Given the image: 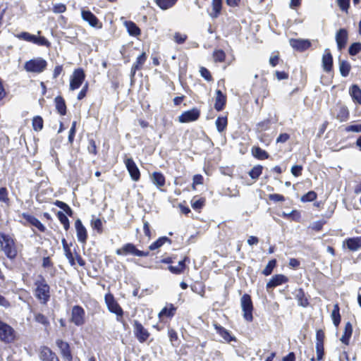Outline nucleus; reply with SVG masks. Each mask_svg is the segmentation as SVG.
I'll use <instances>...</instances> for the list:
<instances>
[{
    "instance_id": "obj_1",
    "label": "nucleus",
    "mask_w": 361,
    "mask_h": 361,
    "mask_svg": "<svg viewBox=\"0 0 361 361\" xmlns=\"http://www.w3.org/2000/svg\"><path fill=\"white\" fill-rule=\"evenodd\" d=\"M35 286H36L35 296L40 300L41 303L47 304L50 299V287L44 276L39 275L35 282Z\"/></svg>"
},
{
    "instance_id": "obj_2",
    "label": "nucleus",
    "mask_w": 361,
    "mask_h": 361,
    "mask_svg": "<svg viewBox=\"0 0 361 361\" xmlns=\"http://www.w3.org/2000/svg\"><path fill=\"white\" fill-rule=\"evenodd\" d=\"M0 245L6 256L13 259L17 256V249L15 245L14 240L8 234L0 233Z\"/></svg>"
},
{
    "instance_id": "obj_3",
    "label": "nucleus",
    "mask_w": 361,
    "mask_h": 361,
    "mask_svg": "<svg viewBox=\"0 0 361 361\" xmlns=\"http://www.w3.org/2000/svg\"><path fill=\"white\" fill-rule=\"evenodd\" d=\"M104 300L109 311L116 315V319L118 322H121V318L123 315V311L119 304L115 300L114 295L111 293L106 294Z\"/></svg>"
},
{
    "instance_id": "obj_4",
    "label": "nucleus",
    "mask_w": 361,
    "mask_h": 361,
    "mask_svg": "<svg viewBox=\"0 0 361 361\" xmlns=\"http://www.w3.org/2000/svg\"><path fill=\"white\" fill-rule=\"evenodd\" d=\"M47 66V61L44 59L39 57L26 61L24 66V68L27 72L39 73L44 71Z\"/></svg>"
},
{
    "instance_id": "obj_5",
    "label": "nucleus",
    "mask_w": 361,
    "mask_h": 361,
    "mask_svg": "<svg viewBox=\"0 0 361 361\" xmlns=\"http://www.w3.org/2000/svg\"><path fill=\"white\" fill-rule=\"evenodd\" d=\"M240 305L243 311V317L248 322H252L253 319V305L250 295L248 294H244L241 297Z\"/></svg>"
},
{
    "instance_id": "obj_6",
    "label": "nucleus",
    "mask_w": 361,
    "mask_h": 361,
    "mask_svg": "<svg viewBox=\"0 0 361 361\" xmlns=\"http://www.w3.org/2000/svg\"><path fill=\"white\" fill-rule=\"evenodd\" d=\"M0 340L10 343L15 340V331L8 324L0 320Z\"/></svg>"
},
{
    "instance_id": "obj_7",
    "label": "nucleus",
    "mask_w": 361,
    "mask_h": 361,
    "mask_svg": "<svg viewBox=\"0 0 361 361\" xmlns=\"http://www.w3.org/2000/svg\"><path fill=\"white\" fill-rule=\"evenodd\" d=\"M85 78V74L82 68H78L74 71L70 81V90H75L78 89L82 84Z\"/></svg>"
},
{
    "instance_id": "obj_8",
    "label": "nucleus",
    "mask_w": 361,
    "mask_h": 361,
    "mask_svg": "<svg viewBox=\"0 0 361 361\" xmlns=\"http://www.w3.org/2000/svg\"><path fill=\"white\" fill-rule=\"evenodd\" d=\"M85 310L79 305H75L72 308L71 322L76 326H82L85 323Z\"/></svg>"
},
{
    "instance_id": "obj_9",
    "label": "nucleus",
    "mask_w": 361,
    "mask_h": 361,
    "mask_svg": "<svg viewBox=\"0 0 361 361\" xmlns=\"http://www.w3.org/2000/svg\"><path fill=\"white\" fill-rule=\"evenodd\" d=\"M134 334L140 343H145L149 338L150 334L142 326L141 323L137 321H134Z\"/></svg>"
},
{
    "instance_id": "obj_10",
    "label": "nucleus",
    "mask_w": 361,
    "mask_h": 361,
    "mask_svg": "<svg viewBox=\"0 0 361 361\" xmlns=\"http://www.w3.org/2000/svg\"><path fill=\"white\" fill-rule=\"evenodd\" d=\"M200 116V111L197 108L184 111L179 116L178 121L180 123H188L197 121Z\"/></svg>"
},
{
    "instance_id": "obj_11",
    "label": "nucleus",
    "mask_w": 361,
    "mask_h": 361,
    "mask_svg": "<svg viewBox=\"0 0 361 361\" xmlns=\"http://www.w3.org/2000/svg\"><path fill=\"white\" fill-rule=\"evenodd\" d=\"M124 161L131 178L135 181H137L140 178V173L133 159L132 158H127Z\"/></svg>"
},
{
    "instance_id": "obj_12",
    "label": "nucleus",
    "mask_w": 361,
    "mask_h": 361,
    "mask_svg": "<svg viewBox=\"0 0 361 361\" xmlns=\"http://www.w3.org/2000/svg\"><path fill=\"white\" fill-rule=\"evenodd\" d=\"M56 344L59 348L62 357L67 361H72L73 355L69 343L61 339H57Z\"/></svg>"
},
{
    "instance_id": "obj_13",
    "label": "nucleus",
    "mask_w": 361,
    "mask_h": 361,
    "mask_svg": "<svg viewBox=\"0 0 361 361\" xmlns=\"http://www.w3.org/2000/svg\"><path fill=\"white\" fill-rule=\"evenodd\" d=\"M39 356L41 361H59L56 353L47 346L41 347Z\"/></svg>"
},
{
    "instance_id": "obj_14",
    "label": "nucleus",
    "mask_w": 361,
    "mask_h": 361,
    "mask_svg": "<svg viewBox=\"0 0 361 361\" xmlns=\"http://www.w3.org/2000/svg\"><path fill=\"white\" fill-rule=\"evenodd\" d=\"M75 227L78 240L82 243H85L87 238V233L80 219H78L75 221Z\"/></svg>"
},
{
    "instance_id": "obj_15",
    "label": "nucleus",
    "mask_w": 361,
    "mask_h": 361,
    "mask_svg": "<svg viewBox=\"0 0 361 361\" xmlns=\"http://www.w3.org/2000/svg\"><path fill=\"white\" fill-rule=\"evenodd\" d=\"M343 244L350 251H357L361 248V236L346 238L343 240Z\"/></svg>"
},
{
    "instance_id": "obj_16",
    "label": "nucleus",
    "mask_w": 361,
    "mask_h": 361,
    "mask_svg": "<svg viewBox=\"0 0 361 361\" xmlns=\"http://www.w3.org/2000/svg\"><path fill=\"white\" fill-rule=\"evenodd\" d=\"M290 46L300 51L307 49L311 46V42L308 39H291L290 40Z\"/></svg>"
},
{
    "instance_id": "obj_17",
    "label": "nucleus",
    "mask_w": 361,
    "mask_h": 361,
    "mask_svg": "<svg viewBox=\"0 0 361 361\" xmlns=\"http://www.w3.org/2000/svg\"><path fill=\"white\" fill-rule=\"evenodd\" d=\"M333 115L341 122L348 119L349 111L346 106L343 105H337L333 112Z\"/></svg>"
},
{
    "instance_id": "obj_18",
    "label": "nucleus",
    "mask_w": 361,
    "mask_h": 361,
    "mask_svg": "<svg viewBox=\"0 0 361 361\" xmlns=\"http://www.w3.org/2000/svg\"><path fill=\"white\" fill-rule=\"evenodd\" d=\"M288 281L287 276L283 274H276L270 279L267 283L266 288L267 290L274 288L279 285L286 283Z\"/></svg>"
},
{
    "instance_id": "obj_19",
    "label": "nucleus",
    "mask_w": 361,
    "mask_h": 361,
    "mask_svg": "<svg viewBox=\"0 0 361 361\" xmlns=\"http://www.w3.org/2000/svg\"><path fill=\"white\" fill-rule=\"evenodd\" d=\"M322 67L325 72L329 73L332 70L333 68V56L329 49L324 50V53L322 56Z\"/></svg>"
},
{
    "instance_id": "obj_20",
    "label": "nucleus",
    "mask_w": 361,
    "mask_h": 361,
    "mask_svg": "<svg viewBox=\"0 0 361 361\" xmlns=\"http://www.w3.org/2000/svg\"><path fill=\"white\" fill-rule=\"evenodd\" d=\"M137 247L133 243H128L125 244L122 247L117 249L116 253L118 255H137Z\"/></svg>"
},
{
    "instance_id": "obj_21",
    "label": "nucleus",
    "mask_w": 361,
    "mask_h": 361,
    "mask_svg": "<svg viewBox=\"0 0 361 361\" xmlns=\"http://www.w3.org/2000/svg\"><path fill=\"white\" fill-rule=\"evenodd\" d=\"M348 40V32L345 29L341 28L340 29L336 35V41L337 44L338 49L341 50L343 49L347 43Z\"/></svg>"
},
{
    "instance_id": "obj_22",
    "label": "nucleus",
    "mask_w": 361,
    "mask_h": 361,
    "mask_svg": "<svg viewBox=\"0 0 361 361\" xmlns=\"http://www.w3.org/2000/svg\"><path fill=\"white\" fill-rule=\"evenodd\" d=\"M226 104V95L224 94L221 90H216V98L214 103V109L217 111H221L224 109Z\"/></svg>"
},
{
    "instance_id": "obj_23",
    "label": "nucleus",
    "mask_w": 361,
    "mask_h": 361,
    "mask_svg": "<svg viewBox=\"0 0 361 361\" xmlns=\"http://www.w3.org/2000/svg\"><path fill=\"white\" fill-rule=\"evenodd\" d=\"M81 16L83 20L87 22L92 27H99V20L90 11L82 10Z\"/></svg>"
},
{
    "instance_id": "obj_24",
    "label": "nucleus",
    "mask_w": 361,
    "mask_h": 361,
    "mask_svg": "<svg viewBox=\"0 0 361 361\" xmlns=\"http://www.w3.org/2000/svg\"><path fill=\"white\" fill-rule=\"evenodd\" d=\"M214 326L216 332L225 340V341L230 343L233 341H235V337L231 336L227 329L217 324H214Z\"/></svg>"
},
{
    "instance_id": "obj_25",
    "label": "nucleus",
    "mask_w": 361,
    "mask_h": 361,
    "mask_svg": "<svg viewBox=\"0 0 361 361\" xmlns=\"http://www.w3.org/2000/svg\"><path fill=\"white\" fill-rule=\"evenodd\" d=\"M22 216L28 223L37 228L40 231L44 232L46 230L45 226L34 216L26 213H23Z\"/></svg>"
},
{
    "instance_id": "obj_26",
    "label": "nucleus",
    "mask_w": 361,
    "mask_h": 361,
    "mask_svg": "<svg viewBox=\"0 0 361 361\" xmlns=\"http://www.w3.org/2000/svg\"><path fill=\"white\" fill-rule=\"evenodd\" d=\"M151 180L157 188L163 187L166 183L164 176L161 172L157 171L152 173Z\"/></svg>"
},
{
    "instance_id": "obj_27",
    "label": "nucleus",
    "mask_w": 361,
    "mask_h": 361,
    "mask_svg": "<svg viewBox=\"0 0 361 361\" xmlns=\"http://www.w3.org/2000/svg\"><path fill=\"white\" fill-rule=\"evenodd\" d=\"M352 334L353 326L351 323L348 322L345 325L343 334L340 339L341 341L345 345H348Z\"/></svg>"
},
{
    "instance_id": "obj_28",
    "label": "nucleus",
    "mask_w": 361,
    "mask_h": 361,
    "mask_svg": "<svg viewBox=\"0 0 361 361\" xmlns=\"http://www.w3.org/2000/svg\"><path fill=\"white\" fill-rule=\"evenodd\" d=\"M349 93L355 103L361 104V90L357 85H353L350 87Z\"/></svg>"
},
{
    "instance_id": "obj_29",
    "label": "nucleus",
    "mask_w": 361,
    "mask_h": 361,
    "mask_svg": "<svg viewBox=\"0 0 361 361\" xmlns=\"http://www.w3.org/2000/svg\"><path fill=\"white\" fill-rule=\"evenodd\" d=\"M176 311V307L173 304H167L159 313V317L161 319L162 317H172L174 316Z\"/></svg>"
},
{
    "instance_id": "obj_30",
    "label": "nucleus",
    "mask_w": 361,
    "mask_h": 361,
    "mask_svg": "<svg viewBox=\"0 0 361 361\" xmlns=\"http://www.w3.org/2000/svg\"><path fill=\"white\" fill-rule=\"evenodd\" d=\"M212 12L209 13V16L212 18H216L221 13L222 8V0H212Z\"/></svg>"
},
{
    "instance_id": "obj_31",
    "label": "nucleus",
    "mask_w": 361,
    "mask_h": 361,
    "mask_svg": "<svg viewBox=\"0 0 361 361\" xmlns=\"http://www.w3.org/2000/svg\"><path fill=\"white\" fill-rule=\"evenodd\" d=\"M125 26L128 32L131 36H137L140 34V29L133 21H126Z\"/></svg>"
},
{
    "instance_id": "obj_32",
    "label": "nucleus",
    "mask_w": 361,
    "mask_h": 361,
    "mask_svg": "<svg viewBox=\"0 0 361 361\" xmlns=\"http://www.w3.org/2000/svg\"><path fill=\"white\" fill-rule=\"evenodd\" d=\"M55 104L56 108L58 111V112L62 115L64 116L66 114V105L65 103V100L61 96H58L55 98Z\"/></svg>"
},
{
    "instance_id": "obj_33",
    "label": "nucleus",
    "mask_w": 361,
    "mask_h": 361,
    "mask_svg": "<svg viewBox=\"0 0 361 361\" xmlns=\"http://www.w3.org/2000/svg\"><path fill=\"white\" fill-rule=\"evenodd\" d=\"M157 6L162 10L173 7L178 0H154Z\"/></svg>"
},
{
    "instance_id": "obj_34",
    "label": "nucleus",
    "mask_w": 361,
    "mask_h": 361,
    "mask_svg": "<svg viewBox=\"0 0 361 361\" xmlns=\"http://www.w3.org/2000/svg\"><path fill=\"white\" fill-rule=\"evenodd\" d=\"M166 242L171 243V240L168 237H166V236L161 237L159 239H157L156 241L152 243L149 245V249L150 250H154L158 249L159 247H161Z\"/></svg>"
},
{
    "instance_id": "obj_35",
    "label": "nucleus",
    "mask_w": 361,
    "mask_h": 361,
    "mask_svg": "<svg viewBox=\"0 0 361 361\" xmlns=\"http://www.w3.org/2000/svg\"><path fill=\"white\" fill-rule=\"evenodd\" d=\"M296 299L298 300V305L306 307L309 305V302L307 298L305 297V293L302 289H299L295 295Z\"/></svg>"
},
{
    "instance_id": "obj_36",
    "label": "nucleus",
    "mask_w": 361,
    "mask_h": 361,
    "mask_svg": "<svg viewBox=\"0 0 361 361\" xmlns=\"http://www.w3.org/2000/svg\"><path fill=\"white\" fill-rule=\"evenodd\" d=\"M350 64L347 61H340L339 71L343 77H347L350 71Z\"/></svg>"
},
{
    "instance_id": "obj_37",
    "label": "nucleus",
    "mask_w": 361,
    "mask_h": 361,
    "mask_svg": "<svg viewBox=\"0 0 361 361\" xmlns=\"http://www.w3.org/2000/svg\"><path fill=\"white\" fill-rule=\"evenodd\" d=\"M340 309L338 304L334 305L331 312V317L334 324L337 327L341 322Z\"/></svg>"
},
{
    "instance_id": "obj_38",
    "label": "nucleus",
    "mask_w": 361,
    "mask_h": 361,
    "mask_svg": "<svg viewBox=\"0 0 361 361\" xmlns=\"http://www.w3.org/2000/svg\"><path fill=\"white\" fill-rule=\"evenodd\" d=\"M252 153L255 157L259 159H265L269 157V154L259 147L253 148Z\"/></svg>"
},
{
    "instance_id": "obj_39",
    "label": "nucleus",
    "mask_w": 361,
    "mask_h": 361,
    "mask_svg": "<svg viewBox=\"0 0 361 361\" xmlns=\"http://www.w3.org/2000/svg\"><path fill=\"white\" fill-rule=\"evenodd\" d=\"M216 126L217 130L219 133L223 132L227 126V118L226 117H218L216 120Z\"/></svg>"
},
{
    "instance_id": "obj_40",
    "label": "nucleus",
    "mask_w": 361,
    "mask_h": 361,
    "mask_svg": "<svg viewBox=\"0 0 361 361\" xmlns=\"http://www.w3.org/2000/svg\"><path fill=\"white\" fill-rule=\"evenodd\" d=\"M276 263L277 262L275 259L270 260L262 271V274L265 276H269L276 266Z\"/></svg>"
},
{
    "instance_id": "obj_41",
    "label": "nucleus",
    "mask_w": 361,
    "mask_h": 361,
    "mask_svg": "<svg viewBox=\"0 0 361 361\" xmlns=\"http://www.w3.org/2000/svg\"><path fill=\"white\" fill-rule=\"evenodd\" d=\"M32 127L35 131H40L43 128V119L41 116H37L32 119Z\"/></svg>"
},
{
    "instance_id": "obj_42",
    "label": "nucleus",
    "mask_w": 361,
    "mask_h": 361,
    "mask_svg": "<svg viewBox=\"0 0 361 361\" xmlns=\"http://www.w3.org/2000/svg\"><path fill=\"white\" fill-rule=\"evenodd\" d=\"M262 166L260 165L254 166L249 172V176L252 179L258 178L259 176L262 174Z\"/></svg>"
},
{
    "instance_id": "obj_43",
    "label": "nucleus",
    "mask_w": 361,
    "mask_h": 361,
    "mask_svg": "<svg viewBox=\"0 0 361 361\" xmlns=\"http://www.w3.org/2000/svg\"><path fill=\"white\" fill-rule=\"evenodd\" d=\"M360 51H361V43L360 42L353 43L348 49L349 54L351 56L357 55Z\"/></svg>"
},
{
    "instance_id": "obj_44",
    "label": "nucleus",
    "mask_w": 361,
    "mask_h": 361,
    "mask_svg": "<svg viewBox=\"0 0 361 361\" xmlns=\"http://www.w3.org/2000/svg\"><path fill=\"white\" fill-rule=\"evenodd\" d=\"M213 57L216 62H224L226 59V54L221 49L215 50L213 54Z\"/></svg>"
},
{
    "instance_id": "obj_45",
    "label": "nucleus",
    "mask_w": 361,
    "mask_h": 361,
    "mask_svg": "<svg viewBox=\"0 0 361 361\" xmlns=\"http://www.w3.org/2000/svg\"><path fill=\"white\" fill-rule=\"evenodd\" d=\"M147 59V55L145 52H142L136 59L135 63L133 66H135V69H140L142 65L145 63Z\"/></svg>"
},
{
    "instance_id": "obj_46",
    "label": "nucleus",
    "mask_w": 361,
    "mask_h": 361,
    "mask_svg": "<svg viewBox=\"0 0 361 361\" xmlns=\"http://www.w3.org/2000/svg\"><path fill=\"white\" fill-rule=\"evenodd\" d=\"M20 39H23L27 42H32L34 43V41L35 39V35H32L27 32H22L17 36Z\"/></svg>"
},
{
    "instance_id": "obj_47",
    "label": "nucleus",
    "mask_w": 361,
    "mask_h": 361,
    "mask_svg": "<svg viewBox=\"0 0 361 361\" xmlns=\"http://www.w3.org/2000/svg\"><path fill=\"white\" fill-rule=\"evenodd\" d=\"M317 197V193L314 191H309L301 197L302 202H312L316 200Z\"/></svg>"
},
{
    "instance_id": "obj_48",
    "label": "nucleus",
    "mask_w": 361,
    "mask_h": 361,
    "mask_svg": "<svg viewBox=\"0 0 361 361\" xmlns=\"http://www.w3.org/2000/svg\"><path fill=\"white\" fill-rule=\"evenodd\" d=\"M34 44L47 47L50 46V42L44 37H37L36 35Z\"/></svg>"
},
{
    "instance_id": "obj_49",
    "label": "nucleus",
    "mask_w": 361,
    "mask_h": 361,
    "mask_svg": "<svg viewBox=\"0 0 361 361\" xmlns=\"http://www.w3.org/2000/svg\"><path fill=\"white\" fill-rule=\"evenodd\" d=\"M35 319L37 322L40 323L44 326H47L49 324L48 319L41 313L37 314L35 317Z\"/></svg>"
},
{
    "instance_id": "obj_50",
    "label": "nucleus",
    "mask_w": 361,
    "mask_h": 361,
    "mask_svg": "<svg viewBox=\"0 0 361 361\" xmlns=\"http://www.w3.org/2000/svg\"><path fill=\"white\" fill-rule=\"evenodd\" d=\"M271 121L269 119H266L257 123V130L264 131L269 128Z\"/></svg>"
},
{
    "instance_id": "obj_51",
    "label": "nucleus",
    "mask_w": 361,
    "mask_h": 361,
    "mask_svg": "<svg viewBox=\"0 0 361 361\" xmlns=\"http://www.w3.org/2000/svg\"><path fill=\"white\" fill-rule=\"evenodd\" d=\"M52 11L55 13H63L66 11V6L63 4H54Z\"/></svg>"
},
{
    "instance_id": "obj_52",
    "label": "nucleus",
    "mask_w": 361,
    "mask_h": 361,
    "mask_svg": "<svg viewBox=\"0 0 361 361\" xmlns=\"http://www.w3.org/2000/svg\"><path fill=\"white\" fill-rule=\"evenodd\" d=\"M76 132V121H73L71 128L69 130L68 142L72 144Z\"/></svg>"
},
{
    "instance_id": "obj_53",
    "label": "nucleus",
    "mask_w": 361,
    "mask_h": 361,
    "mask_svg": "<svg viewBox=\"0 0 361 361\" xmlns=\"http://www.w3.org/2000/svg\"><path fill=\"white\" fill-rule=\"evenodd\" d=\"M324 333L322 330L319 329L316 333V345H324Z\"/></svg>"
},
{
    "instance_id": "obj_54",
    "label": "nucleus",
    "mask_w": 361,
    "mask_h": 361,
    "mask_svg": "<svg viewBox=\"0 0 361 361\" xmlns=\"http://www.w3.org/2000/svg\"><path fill=\"white\" fill-rule=\"evenodd\" d=\"M204 203V199H203V198H200L196 200H192V207L195 210H198L203 207Z\"/></svg>"
},
{
    "instance_id": "obj_55",
    "label": "nucleus",
    "mask_w": 361,
    "mask_h": 361,
    "mask_svg": "<svg viewBox=\"0 0 361 361\" xmlns=\"http://www.w3.org/2000/svg\"><path fill=\"white\" fill-rule=\"evenodd\" d=\"M345 130L346 132L361 133V124H353L348 126Z\"/></svg>"
},
{
    "instance_id": "obj_56",
    "label": "nucleus",
    "mask_w": 361,
    "mask_h": 361,
    "mask_svg": "<svg viewBox=\"0 0 361 361\" xmlns=\"http://www.w3.org/2000/svg\"><path fill=\"white\" fill-rule=\"evenodd\" d=\"M87 150L90 153L96 154H97V146L95 141L93 139L88 140Z\"/></svg>"
},
{
    "instance_id": "obj_57",
    "label": "nucleus",
    "mask_w": 361,
    "mask_h": 361,
    "mask_svg": "<svg viewBox=\"0 0 361 361\" xmlns=\"http://www.w3.org/2000/svg\"><path fill=\"white\" fill-rule=\"evenodd\" d=\"M317 360L320 361L324 355V345H316Z\"/></svg>"
},
{
    "instance_id": "obj_58",
    "label": "nucleus",
    "mask_w": 361,
    "mask_h": 361,
    "mask_svg": "<svg viewBox=\"0 0 361 361\" xmlns=\"http://www.w3.org/2000/svg\"><path fill=\"white\" fill-rule=\"evenodd\" d=\"M337 1L338 6L342 11H348L350 5V0H337Z\"/></svg>"
},
{
    "instance_id": "obj_59",
    "label": "nucleus",
    "mask_w": 361,
    "mask_h": 361,
    "mask_svg": "<svg viewBox=\"0 0 361 361\" xmlns=\"http://www.w3.org/2000/svg\"><path fill=\"white\" fill-rule=\"evenodd\" d=\"M200 72L201 76L204 78L206 80L210 81L212 80V75L210 74V72L206 68H200Z\"/></svg>"
},
{
    "instance_id": "obj_60",
    "label": "nucleus",
    "mask_w": 361,
    "mask_h": 361,
    "mask_svg": "<svg viewBox=\"0 0 361 361\" xmlns=\"http://www.w3.org/2000/svg\"><path fill=\"white\" fill-rule=\"evenodd\" d=\"M0 201L4 202H7L8 201V191L4 187L0 188Z\"/></svg>"
},
{
    "instance_id": "obj_61",
    "label": "nucleus",
    "mask_w": 361,
    "mask_h": 361,
    "mask_svg": "<svg viewBox=\"0 0 361 361\" xmlns=\"http://www.w3.org/2000/svg\"><path fill=\"white\" fill-rule=\"evenodd\" d=\"M187 39V36L185 35H181L179 32H176L174 35V40L178 44H183Z\"/></svg>"
},
{
    "instance_id": "obj_62",
    "label": "nucleus",
    "mask_w": 361,
    "mask_h": 361,
    "mask_svg": "<svg viewBox=\"0 0 361 361\" xmlns=\"http://www.w3.org/2000/svg\"><path fill=\"white\" fill-rule=\"evenodd\" d=\"M61 243H62L63 248L64 250L65 256L71 257V255H72V252H71V248L65 238H63L61 240Z\"/></svg>"
},
{
    "instance_id": "obj_63",
    "label": "nucleus",
    "mask_w": 361,
    "mask_h": 361,
    "mask_svg": "<svg viewBox=\"0 0 361 361\" xmlns=\"http://www.w3.org/2000/svg\"><path fill=\"white\" fill-rule=\"evenodd\" d=\"M302 171V166L300 165H295L291 168V173L292 174L295 176L298 177L301 175Z\"/></svg>"
},
{
    "instance_id": "obj_64",
    "label": "nucleus",
    "mask_w": 361,
    "mask_h": 361,
    "mask_svg": "<svg viewBox=\"0 0 361 361\" xmlns=\"http://www.w3.org/2000/svg\"><path fill=\"white\" fill-rule=\"evenodd\" d=\"M92 226L99 233L102 231V221L100 219H97L92 221Z\"/></svg>"
}]
</instances>
